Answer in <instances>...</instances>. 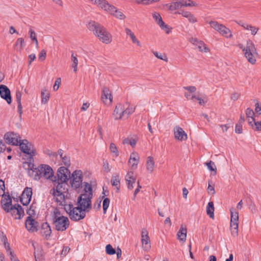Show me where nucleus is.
<instances>
[{"label":"nucleus","instance_id":"obj_1","mask_svg":"<svg viewBox=\"0 0 261 261\" xmlns=\"http://www.w3.org/2000/svg\"><path fill=\"white\" fill-rule=\"evenodd\" d=\"M28 165L30 169L29 173L34 179L39 180L43 178L53 181L56 180V177L54 175V171L49 166L41 164L38 167H34V165L31 163L28 164Z\"/></svg>","mask_w":261,"mask_h":261},{"label":"nucleus","instance_id":"obj_2","mask_svg":"<svg viewBox=\"0 0 261 261\" xmlns=\"http://www.w3.org/2000/svg\"><path fill=\"white\" fill-rule=\"evenodd\" d=\"M87 27L102 42L109 44L112 41L111 34L101 24L91 21L88 23Z\"/></svg>","mask_w":261,"mask_h":261},{"label":"nucleus","instance_id":"obj_3","mask_svg":"<svg viewBox=\"0 0 261 261\" xmlns=\"http://www.w3.org/2000/svg\"><path fill=\"white\" fill-rule=\"evenodd\" d=\"M67 187L66 182L58 180V185L50 191V193L54 196V199L59 205L62 206L67 203L65 196L68 194Z\"/></svg>","mask_w":261,"mask_h":261},{"label":"nucleus","instance_id":"obj_4","mask_svg":"<svg viewBox=\"0 0 261 261\" xmlns=\"http://www.w3.org/2000/svg\"><path fill=\"white\" fill-rule=\"evenodd\" d=\"M51 221L55 229L64 231L69 226V221L67 217L63 216L60 210L55 208L51 215Z\"/></svg>","mask_w":261,"mask_h":261},{"label":"nucleus","instance_id":"obj_5","mask_svg":"<svg viewBox=\"0 0 261 261\" xmlns=\"http://www.w3.org/2000/svg\"><path fill=\"white\" fill-rule=\"evenodd\" d=\"M64 210L68 214L70 219L73 221H78L86 217V213L79 207H74L71 203H66L63 204Z\"/></svg>","mask_w":261,"mask_h":261},{"label":"nucleus","instance_id":"obj_6","mask_svg":"<svg viewBox=\"0 0 261 261\" xmlns=\"http://www.w3.org/2000/svg\"><path fill=\"white\" fill-rule=\"evenodd\" d=\"M239 47L244 52V55L248 61L252 64H254L256 61V57L258 54L253 42L249 40L247 42L246 46L242 44H240Z\"/></svg>","mask_w":261,"mask_h":261},{"label":"nucleus","instance_id":"obj_7","mask_svg":"<svg viewBox=\"0 0 261 261\" xmlns=\"http://www.w3.org/2000/svg\"><path fill=\"white\" fill-rule=\"evenodd\" d=\"M135 112V108L128 104L119 103L115 107L113 115L116 120L127 118Z\"/></svg>","mask_w":261,"mask_h":261},{"label":"nucleus","instance_id":"obj_8","mask_svg":"<svg viewBox=\"0 0 261 261\" xmlns=\"http://www.w3.org/2000/svg\"><path fill=\"white\" fill-rule=\"evenodd\" d=\"M92 193H84L77 198V207L86 213L89 212L92 208L91 200Z\"/></svg>","mask_w":261,"mask_h":261},{"label":"nucleus","instance_id":"obj_9","mask_svg":"<svg viewBox=\"0 0 261 261\" xmlns=\"http://www.w3.org/2000/svg\"><path fill=\"white\" fill-rule=\"evenodd\" d=\"M209 24L212 28L218 32L221 35L227 38L232 37L231 31L223 24H220L216 21H211L209 22Z\"/></svg>","mask_w":261,"mask_h":261},{"label":"nucleus","instance_id":"obj_10","mask_svg":"<svg viewBox=\"0 0 261 261\" xmlns=\"http://www.w3.org/2000/svg\"><path fill=\"white\" fill-rule=\"evenodd\" d=\"M18 145L21 151L29 155L31 159L36 154V150L33 145L27 140H20Z\"/></svg>","mask_w":261,"mask_h":261},{"label":"nucleus","instance_id":"obj_11","mask_svg":"<svg viewBox=\"0 0 261 261\" xmlns=\"http://www.w3.org/2000/svg\"><path fill=\"white\" fill-rule=\"evenodd\" d=\"M83 174L81 170L74 171L70 180L71 186L74 189H77L81 187L82 184Z\"/></svg>","mask_w":261,"mask_h":261},{"label":"nucleus","instance_id":"obj_12","mask_svg":"<svg viewBox=\"0 0 261 261\" xmlns=\"http://www.w3.org/2000/svg\"><path fill=\"white\" fill-rule=\"evenodd\" d=\"M193 6H195V4L191 0H180L179 2H173L166 5V7L172 11L175 10L182 7Z\"/></svg>","mask_w":261,"mask_h":261},{"label":"nucleus","instance_id":"obj_13","mask_svg":"<svg viewBox=\"0 0 261 261\" xmlns=\"http://www.w3.org/2000/svg\"><path fill=\"white\" fill-rule=\"evenodd\" d=\"M103 10L107 11L118 19H124L126 17L125 15L120 10L117 9L114 6L109 4L108 2L105 6H103Z\"/></svg>","mask_w":261,"mask_h":261},{"label":"nucleus","instance_id":"obj_14","mask_svg":"<svg viewBox=\"0 0 261 261\" xmlns=\"http://www.w3.org/2000/svg\"><path fill=\"white\" fill-rule=\"evenodd\" d=\"M7 238L3 232L0 231V244H3L7 254L10 256L11 261H19L15 255L11 251L9 243L7 242Z\"/></svg>","mask_w":261,"mask_h":261},{"label":"nucleus","instance_id":"obj_15","mask_svg":"<svg viewBox=\"0 0 261 261\" xmlns=\"http://www.w3.org/2000/svg\"><path fill=\"white\" fill-rule=\"evenodd\" d=\"M4 139L6 142L12 145H18L20 141V138L18 134L13 132H8L4 135Z\"/></svg>","mask_w":261,"mask_h":261},{"label":"nucleus","instance_id":"obj_16","mask_svg":"<svg viewBox=\"0 0 261 261\" xmlns=\"http://www.w3.org/2000/svg\"><path fill=\"white\" fill-rule=\"evenodd\" d=\"M70 172L66 167H61L57 171L58 180L67 182L70 177Z\"/></svg>","mask_w":261,"mask_h":261},{"label":"nucleus","instance_id":"obj_17","mask_svg":"<svg viewBox=\"0 0 261 261\" xmlns=\"http://www.w3.org/2000/svg\"><path fill=\"white\" fill-rule=\"evenodd\" d=\"M32 196V189L27 187L23 191L20 197V202L23 205H27L31 201Z\"/></svg>","mask_w":261,"mask_h":261},{"label":"nucleus","instance_id":"obj_18","mask_svg":"<svg viewBox=\"0 0 261 261\" xmlns=\"http://www.w3.org/2000/svg\"><path fill=\"white\" fill-rule=\"evenodd\" d=\"M25 225L27 229L29 232H34L38 230V223L33 219L31 216L27 217Z\"/></svg>","mask_w":261,"mask_h":261},{"label":"nucleus","instance_id":"obj_19","mask_svg":"<svg viewBox=\"0 0 261 261\" xmlns=\"http://www.w3.org/2000/svg\"><path fill=\"white\" fill-rule=\"evenodd\" d=\"M12 216L14 217L15 219H20L23 217L24 213V211L21 207L18 204H16L11 207L10 208V212Z\"/></svg>","mask_w":261,"mask_h":261},{"label":"nucleus","instance_id":"obj_20","mask_svg":"<svg viewBox=\"0 0 261 261\" xmlns=\"http://www.w3.org/2000/svg\"><path fill=\"white\" fill-rule=\"evenodd\" d=\"M0 95L1 97L5 99L8 104L12 102L11 92L9 89L5 85H0Z\"/></svg>","mask_w":261,"mask_h":261},{"label":"nucleus","instance_id":"obj_21","mask_svg":"<svg viewBox=\"0 0 261 261\" xmlns=\"http://www.w3.org/2000/svg\"><path fill=\"white\" fill-rule=\"evenodd\" d=\"M1 200V204L3 208L7 213L10 212V208L13 207L12 205V199L9 195H4Z\"/></svg>","mask_w":261,"mask_h":261},{"label":"nucleus","instance_id":"obj_22","mask_svg":"<svg viewBox=\"0 0 261 261\" xmlns=\"http://www.w3.org/2000/svg\"><path fill=\"white\" fill-rule=\"evenodd\" d=\"M173 131L174 137L177 140L182 141L187 140V135L180 127L176 126Z\"/></svg>","mask_w":261,"mask_h":261},{"label":"nucleus","instance_id":"obj_23","mask_svg":"<svg viewBox=\"0 0 261 261\" xmlns=\"http://www.w3.org/2000/svg\"><path fill=\"white\" fill-rule=\"evenodd\" d=\"M152 16L160 28L162 30H164L167 34H169L170 31V29L169 27L165 24L164 22L163 21L160 14L159 13L155 12L153 14Z\"/></svg>","mask_w":261,"mask_h":261},{"label":"nucleus","instance_id":"obj_24","mask_svg":"<svg viewBox=\"0 0 261 261\" xmlns=\"http://www.w3.org/2000/svg\"><path fill=\"white\" fill-rule=\"evenodd\" d=\"M101 99L103 102L106 105H110L112 102V96L110 90L107 87L103 88Z\"/></svg>","mask_w":261,"mask_h":261},{"label":"nucleus","instance_id":"obj_25","mask_svg":"<svg viewBox=\"0 0 261 261\" xmlns=\"http://www.w3.org/2000/svg\"><path fill=\"white\" fill-rule=\"evenodd\" d=\"M141 238V242L142 245L143 246L145 245V247L147 248H150V239L148 236V231L145 228H143L142 230Z\"/></svg>","mask_w":261,"mask_h":261},{"label":"nucleus","instance_id":"obj_26","mask_svg":"<svg viewBox=\"0 0 261 261\" xmlns=\"http://www.w3.org/2000/svg\"><path fill=\"white\" fill-rule=\"evenodd\" d=\"M139 156L135 153H132L128 161V164L133 169H136L137 168L139 163Z\"/></svg>","mask_w":261,"mask_h":261},{"label":"nucleus","instance_id":"obj_27","mask_svg":"<svg viewBox=\"0 0 261 261\" xmlns=\"http://www.w3.org/2000/svg\"><path fill=\"white\" fill-rule=\"evenodd\" d=\"M40 232L42 235L45 238H47L50 236L51 233V228L47 222L42 224Z\"/></svg>","mask_w":261,"mask_h":261},{"label":"nucleus","instance_id":"obj_28","mask_svg":"<svg viewBox=\"0 0 261 261\" xmlns=\"http://www.w3.org/2000/svg\"><path fill=\"white\" fill-rule=\"evenodd\" d=\"M193 43L195 44L199 50L201 51L207 52L208 49L206 47L205 44L201 41H198L196 39H192Z\"/></svg>","mask_w":261,"mask_h":261},{"label":"nucleus","instance_id":"obj_29","mask_svg":"<svg viewBox=\"0 0 261 261\" xmlns=\"http://www.w3.org/2000/svg\"><path fill=\"white\" fill-rule=\"evenodd\" d=\"M249 124L252 127L255 131L261 130V121H255L254 118H251V120L250 119L248 120Z\"/></svg>","mask_w":261,"mask_h":261},{"label":"nucleus","instance_id":"obj_30","mask_svg":"<svg viewBox=\"0 0 261 261\" xmlns=\"http://www.w3.org/2000/svg\"><path fill=\"white\" fill-rule=\"evenodd\" d=\"M177 236L180 241L185 242L187 237V229L181 227L177 232Z\"/></svg>","mask_w":261,"mask_h":261},{"label":"nucleus","instance_id":"obj_31","mask_svg":"<svg viewBox=\"0 0 261 261\" xmlns=\"http://www.w3.org/2000/svg\"><path fill=\"white\" fill-rule=\"evenodd\" d=\"M230 227L231 235L236 237L238 235V221L230 220Z\"/></svg>","mask_w":261,"mask_h":261},{"label":"nucleus","instance_id":"obj_32","mask_svg":"<svg viewBox=\"0 0 261 261\" xmlns=\"http://www.w3.org/2000/svg\"><path fill=\"white\" fill-rule=\"evenodd\" d=\"M154 168V162L153 157L149 156L146 162V168L149 172H152Z\"/></svg>","mask_w":261,"mask_h":261},{"label":"nucleus","instance_id":"obj_33","mask_svg":"<svg viewBox=\"0 0 261 261\" xmlns=\"http://www.w3.org/2000/svg\"><path fill=\"white\" fill-rule=\"evenodd\" d=\"M111 182L113 186L115 187L117 191H119L120 190V178L119 176H113L111 180Z\"/></svg>","mask_w":261,"mask_h":261},{"label":"nucleus","instance_id":"obj_34","mask_svg":"<svg viewBox=\"0 0 261 261\" xmlns=\"http://www.w3.org/2000/svg\"><path fill=\"white\" fill-rule=\"evenodd\" d=\"M178 13L181 14L185 17L187 18L190 22L194 23L196 21V19L193 15L189 12L182 11L181 12H178Z\"/></svg>","mask_w":261,"mask_h":261},{"label":"nucleus","instance_id":"obj_35","mask_svg":"<svg viewBox=\"0 0 261 261\" xmlns=\"http://www.w3.org/2000/svg\"><path fill=\"white\" fill-rule=\"evenodd\" d=\"M214 207L213 202H209L206 206V213L210 218H214Z\"/></svg>","mask_w":261,"mask_h":261},{"label":"nucleus","instance_id":"obj_36","mask_svg":"<svg viewBox=\"0 0 261 261\" xmlns=\"http://www.w3.org/2000/svg\"><path fill=\"white\" fill-rule=\"evenodd\" d=\"M49 98V94L47 90L43 89L41 91V102L46 103Z\"/></svg>","mask_w":261,"mask_h":261},{"label":"nucleus","instance_id":"obj_37","mask_svg":"<svg viewBox=\"0 0 261 261\" xmlns=\"http://www.w3.org/2000/svg\"><path fill=\"white\" fill-rule=\"evenodd\" d=\"M15 46L17 51H21L24 46V41L23 39L22 38H18L15 43Z\"/></svg>","mask_w":261,"mask_h":261},{"label":"nucleus","instance_id":"obj_38","mask_svg":"<svg viewBox=\"0 0 261 261\" xmlns=\"http://www.w3.org/2000/svg\"><path fill=\"white\" fill-rule=\"evenodd\" d=\"M110 150L111 152L113 154V156L117 157L119 155V151L116 146L114 143H111L110 144Z\"/></svg>","mask_w":261,"mask_h":261},{"label":"nucleus","instance_id":"obj_39","mask_svg":"<svg viewBox=\"0 0 261 261\" xmlns=\"http://www.w3.org/2000/svg\"><path fill=\"white\" fill-rule=\"evenodd\" d=\"M71 61L72 63V67L73 68L74 72H76L77 71V66L78 64V60L77 58L74 56L73 54L71 55Z\"/></svg>","mask_w":261,"mask_h":261},{"label":"nucleus","instance_id":"obj_40","mask_svg":"<svg viewBox=\"0 0 261 261\" xmlns=\"http://www.w3.org/2000/svg\"><path fill=\"white\" fill-rule=\"evenodd\" d=\"M93 4L97 5L103 9V6H105L107 4V2L106 0H89Z\"/></svg>","mask_w":261,"mask_h":261},{"label":"nucleus","instance_id":"obj_41","mask_svg":"<svg viewBox=\"0 0 261 261\" xmlns=\"http://www.w3.org/2000/svg\"><path fill=\"white\" fill-rule=\"evenodd\" d=\"M153 54L158 59L166 62L168 61V58L165 54L159 53L157 51H153Z\"/></svg>","mask_w":261,"mask_h":261},{"label":"nucleus","instance_id":"obj_42","mask_svg":"<svg viewBox=\"0 0 261 261\" xmlns=\"http://www.w3.org/2000/svg\"><path fill=\"white\" fill-rule=\"evenodd\" d=\"M106 251L107 254L109 255H113L116 253V251L113 248L111 245L108 244L106 247Z\"/></svg>","mask_w":261,"mask_h":261},{"label":"nucleus","instance_id":"obj_43","mask_svg":"<svg viewBox=\"0 0 261 261\" xmlns=\"http://www.w3.org/2000/svg\"><path fill=\"white\" fill-rule=\"evenodd\" d=\"M110 204V199L108 198H105L103 200L102 207L103 213L106 214Z\"/></svg>","mask_w":261,"mask_h":261},{"label":"nucleus","instance_id":"obj_44","mask_svg":"<svg viewBox=\"0 0 261 261\" xmlns=\"http://www.w3.org/2000/svg\"><path fill=\"white\" fill-rule=\"evenodd\" d=\"M110 204V199L108 198H105L103 200L102 207L103 213L106 214Z\"/></svg>","mask_w":261,"mask_h":261},{"label":"nucleus","instance_id":"obj_45","mask_svg":"<svg viewBox=\"0 0 261 261\" xmlns=\"http://www.w3.org/2000/svg\"><path fill=\"white\" fill-rule=\"evenodd\" d=\"M231 213V221H239V214L233 210H230Z\"/></svg>","mask_w":261,"mask_h":261},{"label":"nucleus","instance_id":"obj_46","mask_svg":"<svg viewBox=\"0 0 261 261\" xmlns=\"http://www.w3.org/2000/svg\"><path fill=\"white\" fill-rule=\"evenodd\" d=\"M246 115L247 117L248 118V120L250 119L251 120V118H254V113L253 111L250 108H247L246 110Z\"/></svg>","mask_w":261,"mask_h":261},{"label":"nucleus","instance_id":"obj_47","mask_svg":"<svg viewBox=\"0 0 261 261\" xmlns=\"http://www.w3.org/2000/svg\"><path fill=\"white\" fill-rule=\"evenodd\" d=\"M206 165L207 166V168L210 171H214L215 173L216 172V167L214 162L210 161L209 162L206 163Z\"/></svg>","mask_w":261,"mask_h":261},{"label":"nucleus","instance_id":"obj_48","mask_svg":"<svg viewBox=\"0 0 261 261\" xmlns=\"http://www.w3.org/2000/svg\"><path fill=\"white\" fill-rule=\"evenodd\" d=\"M60 159L62 160L63 163L65 166H69L70 165V160L69 156L64 155L63 158H61Z\"/></svg>","mask_w":261,"mask_h":261},{"label":"nucleus","instance_id":"obj_49","mask_svg":"<svg viewBox=\"0 0 261 261\" xmlns=\"http://www.w3.org/2000/svg\"><path fill=\"white\" fill-rule=\"evenodd\" d=\"M136 180V177L134 176V172L132 171H128L125 176L126 181L128 180Z\"/></svg>","mask_w":261,"mask_h":261},{"label":"nucleus","instance_id":"obj_50","mask_svg":"<svg viewBox=\"0 0 261 261\" xmlns=\"http://www.w3.org/2000/svg\"><path fill=\"white\" fill-rule=\"evenodd\" d=\"M247 28L246 30H250L252 35H255L258 30V28L249 24H248Z\"/></svg>","mask_w":261,"mask_h":261},{"label":"nucleus","instance_id":"obj_51","mask_svg":"<svg viewBox=\"0 0 261 261\" xmlns=\"http://www.w3.org/2000/svg\"><path fill=\"white\" fill-rule=\"evenodd\" d=\"M44 153L48 155H49L50 157L52 158L53 159L54 158V157H57V153L55 152H53L50 151V150L46 149L44 150Z\"/></svg>","mask_w":261,"mask_h":261},{"label":"nucleus","instance_id":"obj_52","mask_svg":"<svg viewBox=\"0 0 261 261\" xmlns=\"http://www.w3.org/2000/svg\"><path fill=\"white\" fill-rule=\"evenodd\" d=\"M84 186H85V188H84L85 193H92V190L91 186L90 184H89L88 183H87V182H85Z\"/></svg>","mask_w":261,"mask_h":261},{"label":"nucleus","instance_id":"obj_53","mask_svg":"<svg viewBox=\"0 0 261 261\" xmlns=\"http://www.w3.org/2000/svg\"><path fill=\"white\" fill-rule=\"evenodd\" d=\"M5 184L4 181L2 179H0V196H3L5 194Z\"/></svg>","mask_w":261,"mask_h":261},{"label":"nucleus","instance_id":"obj_54","mask_svg":"<svg viewBox=\"0 0 261 261\" xmlns=\"http://www.w3.org/2000/svg\"><path fill=\"white\" fill-rule=\"evenodd\" d=\"M29 34L30 38L31 39L32 41H33L34 40H36V39L37 38L36 33L35 31L31 28H30L29 30Z\"/></svg>","mask_w":261,"mask_h":261},{"label":"nucleus","instance_id":"obj_55","mask_svg":"<svg viewBox=\"0 0 261 261\" xmlns=\"http://www.w3.org/2000/svg\"><path fill=\"white\" fill-rule=\"evenodd\" d=\"M235 132L236 133L241 134L242 132V124L240 123H238L236 125Z\"/></svg>","mask_w":261,"mask_h":261},{"label":"nucleus","instance_id":"obj_56","mask_svg":"<svg viewBox=\"0 0 261 261\" xmlns=\"http://www.w3.org/2000/svg\"><path fill=\"white\" fill-rule=\"evenodd\" d=\"M183 88L186 90H188L190 93H193L196 90V88L195 86H185Z\"/></svg>","mask_w":261,"mask_h":261},{"label":"nucleus","instance_id":"obj_57","mask_svg":"<svg viewBox=\"0 0 261 261\" xmlns=\"http://www.w3.org/2000/svg\"><path fill=\"white\" fill-rule=\"evenodd\" d=\"M184 95L187 99L192 100L193 101L195 100V98H196V95L191 94V93L190 92H185Z\"/></svg>","mask_w":261,"mask_h":261},{"label":"nucleus","instance_id":"obj_58","mask_svg":"<svg viewBox=\"0 0 261 261\" xmlns=\"http://www.w3.org/2000/svg\"><path fill=\"white\" fill-rule=\"evenodd\" d=\"M103 168L106 172H109L111 171L109 164L107 161H105L103 163Z\"/></svg>","mask_w":261,"mask_h":261},{"label":"nucleus","instance_id":"obj_59","mask_svg":"<svg viewBox=\"0 0 261 261\" xmlns=\"http://www.w3.org/2000/svg\"><path fill=\"white\" fill-rule=\"evenodd\" d=\"M22 96V93L19 91H17L16 92V99L18 104L21 103V98Z\"/></svg>","mask_w":261,"mask_h":261},{"label":"nucleus","instance_id":"obj_60","mask_svg":"<svg viewBox=\"0 0 261 261\" xmlns=\"http://www.w3.org/2000/svg\"><path fill=\"white\" fill-rule=\"evenodd\" d=\"M46 57V51L44 49L42 50L39 55V59L41 61H44Z\"/></svg>","mask_w":261,"mask_h":261},{"label":"nucleus","instance_id":"obj_61","mask_svg":"<svg viewBox=\"0 0 261 261\" xmlns=\"http://www.w3.org/2000/svg\"><path fill=\"white\" fill-rule=\"evenodd\" d=\"M133 43L136 44L138 46H141V43L140 41L137 39V38L135 36L134 34L133 36L130 37Z\"/></svg>","mask_w":261,"mask_h":261},{"label":"nucleus","instance_id":"obj_62","mask_svg":"<svg viewBox=\"0 0 261 261\" xmlns=\"http://www.w3.org/2000/svg\"><path fill=\"white\" fill-rule=\"evenodd\" d=\"M70 250V249L68 246H64L61 252V255L63 256L66 255Z\"/></svg>","mask_w":261,"mask_h":261},{"label":"nucleus","instance_id":"obj_63","mask_svg":"<svg viewBox=\"0 0 261 261\" xmlns=\"http://www.w3.org/2000/svg\"><path fill=\"white\" fill-rule=\"evenodd\" d=\"M136 180H134V179L128 180V181H126V184L127 185V188L129 190H132L134 188V184L135 183Z\"/></svg>","mask_w":261,"mask_h":261},{"label":"nucleus","instance_id":"obj_64","mask_svg":"<svg viewBox=\"0 0 261 261\" xmlns=\"http://www.w3.org/2000/svg\"><path fill=\"white\" fill-rule=\"evenodd\" d=\"M101 200H97L93 205V208L96 210H98L100 209L101 207Z\"/></svg>","mask_w":261,"mask_h":261}]
</instances>
